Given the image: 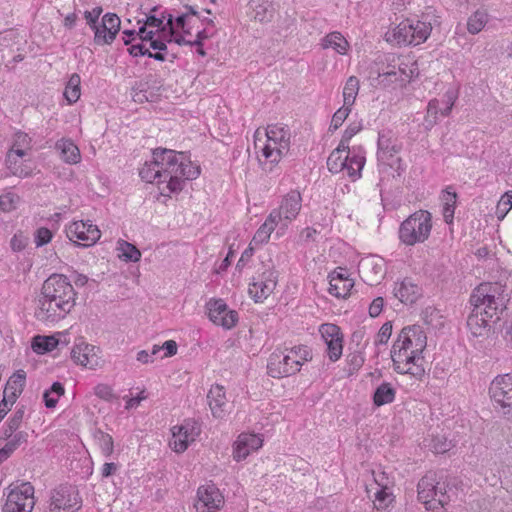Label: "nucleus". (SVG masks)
Wrapping results in <instances>:
<instances>
[{"instance_id": "1", "label": "nucleus", "mask_w": 512, "mask_h": 512, "mask_svg": "<svg viewBox=\"0 0 512 512\" xmlns=\"http://www.w3.org/2000/svg\"><path fill=\"white\" fill-rule=\"evenodd\" d=\"M199 175L200 167L185 153L166 148L153 150L152 159L139 170L141 179L156 184L163 196L181 191L186 180L196 179Z\"/></svg>"}, {"instance_id": "2", "label": "nucleus", "mask_w": 512, "mask_h": 512, "mask_svg": "<svg viewBox=\"0 0 512 512\" xmlns=\"http://www.w3.org/2000/svg\"><path fill=\"white\" fill-rule=\"evenodd\" d=\"M505 297L497 283H482L470 296L474 306L467 319V327L473 338L486 339L491 329L501 319L505 311Z\"/></svg>"}, {"instance_id": "3", "label": "nucleus", "mask_w": 512, "mask_h": 512, "mask_svg": "<svg viewBox=\"0 0 512 512\" xmlns=\"http://www.w3.org/2000/svg\"><path fill=\"white\" fill-rule=\"evenodd\" d=\"M76 292L69 279L61 274L47 278L37 299L36 319L46 325L66 317L75 305Z\"/></svg>"}, {"instance_id": "4", "label": "nucleus", "mask_w": 512, "mask_h": 512, "mask_svg": "<svg viewBox=\"0 0 512 512\" xmlns=\"http://www.w3.org/2000/svg\"><path fill=\"white\" fill-rule=\"evenodd\" d=\"M426 346L427 337L422 327H404L391 349L394 370L399 374L421 378L425 373L423 351Z\"/></svg>"}, {"instance_id": "5", "label": "nucleus", "mask_w": 512, "mask_h": 512, "mask_svg": "<svg viewBox=\"0 0 512 512\" xmlns=\"http://www.w3.org/2000/svg\"><path fill=\"white\" fill-rule=\"evenodd\" d=\"M313 359L312 349L304 344L275 350L268 359L267 372L273 378L295 375L301 367Z\"/></svg>"}, {"instance_id": "6", "label": "nucleus", "mask_w": 512, "mask_h": 512, "mask_svg": "<svg viewBox=\"0 0 512 512\" xmlns=\"http://www.w3.org/2000/svg\"><path fill=\"white\" fill-rule=\"evenodd\" d=\"M436 22L431 13L422 14L421 18L405 19L386 33V41L399 46L420 45L429 38Z\"/></svg>"}, {"instance_id": "7", "label": "nucleus", "mask_w": 512, "mask_h": 512, "mask_svg": "<svg viewBox=\"0 0 512 512\" xmlns=\"http://www.w3.org/2000/svg\"><path fill=\"white\" fill-rule=\"evenodd\" d=\"M259 129L255 132V147L259 148L261 155L265 161L274 165L286 156L290 149L291 144V131L287 125L284 124H270L266 127L264 135L266 136L265 142L259 146L261 139L259 138Z\"/></svg>"}, {"instance_id": "8", "label": "nucleus", "mask_w": 512, "mask_h": 512, "mask_svg": "<svg viewBox=\"0 0 512 512\" xmlns=\"http://www.w3.org/2000/svg\"><path fill=\"white\" fill-rule=\"evenodd\" d=\"M365 152L360 147L352 149L341 147L334 149L328 159L327 167L332 173H346L352 181L361 177V171L365 165Z\"/></svg>"}, {"instance_id": "9", "label": "nucleus", "mask_w": 512, "mask_h": 512, "mask_svg": "<svg viewBox=\"0 0 512 512\" xmlns=\"http://www.w3.org/2000/svg\"><path fill=\"white\" fill-rule=\"evenodd\" d=\"M432 227L431 213L427 210H418L400 224L398 239L405 246L422 244L430 237Z\"/></svg>"}, {"instance_id": "10", "label": "nucleus", "mask_w": 512, "mask_h": 512, "mask_svg": "<svg viewBox=\"0 0 512 512\" xmlns=\"http://www.w3.org/2000/svg\"><path fill=\"white\" fill-rule=\"evenodd\" d=\"M384 61L378 73L379 83L383 85L402 87L411 81L417 71L416 63L407 56L390 53L385 55Z\"/></svg>"}, {"instance_id": "11", "label": "nucleus", "mask_w": 512, "mask_h": 512, "mask_svg": "<svg viewBox=\"0 0 512 512\" xmlns=\"http://www.w3.org/2000/svg\"><path fill=\"white\" fill-rule=\"evenodd\" d=\"M418 500L424 504L427 510L441 512L450 502L447 494V484L441 481L433 472L423 476L417 485Z\"/></svg>"}, {"instance_id": "12", "label": "nucleus", "mask_w": 512, "mask_h": 512, "mask_svg": "<svg viewBox=\"0 0 512 512\" xmlns=\"http://www.w3.org/2000/svg\"><path fill=\"white\" fill-rule=\"evenodd\" d=\"M377 160L380 168H391L400 175L404 170L402 160L398 156L402 144L391 130H382L378 134Z\"/></svg>"}, {"instance_id": "13", "label": "nucleus", "mask_w": 512, "mask_h": 512, "mask_svg": "<svg viewBox=\"0 0 512 512\" xmlns=\"http://www.w3.org/2000/svg\"><path fill=\"white\" fill-rule=\"evenodd\" d=\"M1 512H32L35 506L34 487L29 482L9 486L3 491Z\"/></svg>"}, {"instance_id": "14", "label": "nucleus", "mask_w": 512, "mask_h": 512, "mask_svg": "<svg viewBox=\"0 0 512 512\" xmlns=\"http://www.w3.org/2000/svg\"><path fill=\"white\" fill-rule=\"evenodd\" d=\"M82 505L78 489L70 484H62L50 492L46 512H77Z\"/></svg>"}, {"instance_id": "15", "label": "nucleus", "mask_w": 512, "mask_h": 512, "mask_svg": "<svg viewBox=\"0 0 512 512\" xmlns=\"http://www.w3.org/2000/svg\"><path fill=\"white\" fill-rule=\"evenodd\" d=\"M302 201L300 191L292 189L281 197L278 207L271 210L270 214L280 223L282 230H287L296 220L302 209Z\"/></svg>"}, {"instance_id": "16", "label": "nucleus", "mask_w": 512, "mask_h": 512, "mask_svg": "<svg viewBox=\"0 0 512 512\" xmlns=\"http://www.w3.org/2000/svg\"><path fill=\"white\" fill-rule=\"evenodd\" d=\"M277 282L278 271L274 267L265 268L251 279L248 293L255 302H263L273 293Z\"/></svg>"}, {"instance_id": "17", "label": "nucleus", "mask_w": 512, "mask_h": 512, "mask_svg": "<svg viewBox=\"0 0 512 512\" xmlns=\"http://www.w3.org/2000/svg\"><path fill=\"white\" fill-rule=\"evenodd\" d=\"M172 437L169 441L171 449L177 453L184 452L201 433V425L194 419H186L171 429Z\"/></svg>"}, {"instance_id": "18", "label": "nucleus", "mask_w": 512, "mask_h": 512, "mask_svg": "<svg viewBox=\"0 0 512 512\" xmlns=\"http://www.w3.org/2000/svg\"><path fill=\"white\" fill-rule=\"evenodd\" d=\"M206 308L210 321L226 330L235 327L239 320L238 312L230 309L223 299L211 298L206 303Z\"/></svg>"}, {"instance_id": "19", "label": "nucleus", "mask_w": 512, "mask_h": 512, "mask_svg": "<svg viewBox=\"0 0 512 512\" xmlns=\"http://www.w3.org/2000/svg\"><path fill=\"white\" fill-rule=\"evenodd\" d=\"M489 394L492 401L505 409V414L512 412V376L498 375L490 383Z\"/></svg>"}, {"instance_id": "20", "label": "nucleus", "mask_w": 512, "mask_h": 512, "mask_svg": "<svg viewBox=\"0 0 512 512\" xmlns=\"http://www.w3.org/2000/svg\"><path fill=\"white\" fill-rule=\"evenodd\" d=\"M66 233L70 240L84 247L94 245L101 237V231L91 220L73 221L66 227Z\"/></svg>"}, {"instance_id": "21", "label": "nucleus", "mask_w": 512, "mask_h": 512, "mask_svg": "<svg viewBox=\"0 0 512 512\" xmlns=\"http://www.w3.org/2000/svg\"><path fill=\"white\" fill-rule=\"evenodd\" d=\"M321 339L326 345V353L330 361H338L343 353V333L340 327L333 323H323L319 326Z\"/></svg>"}, {"instance_id": "22", "label": "nucleus", "mask_w": 512, "mask_h": 512, "mask_svg": "<svg viewBox=\"0 0 512 512\" xmlns=\"http://www.w3.org/2000/svg\"><path fill=\"white\" fill-rule=\"evenodd\" d=\"M224 504V497L214 484H205L197 490L195 512H217Z\"/></svg>"}, {"instance_id": "23", "label": "nucleus", "mask_w": 512, "mask_h": 512, "mask_svg": "<svg viewBox=\"0 0 512 512\" xmlns=\"http://www.w3.org/2000/svg\"><path fill=\"white\" fill-rule=\"evenodd\" d=\"M167 25L169 27V30H164L160 33H155L153 30H148L144 26H140L139 31L137 32V35L139 38L148 44V48L155 50L156 52H163L168 55V49L167 45L165 43L164 36H169L168 41H172V37L174 34V27H173V18L172 15H168L167 19Z\"/></svg>"}, {"instance_id": "24", "label": "nucleus", "mask_w": 512, "mask_h": 512, "mask_svg": "<svg viewBox=\"0 0 512 512\" xmlns=\"http://www.w3.org/2000/svg\"><path fill=\"white\" fill-rule=\"evenodd\" d=\"M329 293L337 298H346L354 286V280L350 278L347 269L338 267L329 273Z\"/></svg>"}, {"instance_id": "25", "label": "nucleus", "mask_w": 512, "mask_h": 512, "mask_svg": "<svg viewBox=\"0 0 512 512\" xmlns=\"http://www.w3.org/2000/svg\"><path fill=\"white\" fill-rule=\"evenodd\" d=\"M71 358L77 364L89 369L99 365L98 348L83 340L76 342L71 350Z\"/></svg>"}, {"instance_id": "26", "label": "nucleus", "mask_w": 512, "mask_h": 512, "mask_svg": "<svg viewBox=\"0 0 512 512\" xmlns=\"http://www.w3.org/2000/svg\"><path fill=\"white\" fill-rule=\"evenodd\" d=\"M358 271L364 282L374 285L385 274L383 259L374 256L363 258L358 264Z\"/></svg>"}, {"instance_id": "27", "label": "nucleus", "mask_w": 512, "mask_h": 512, "mask_svg": "<svg viewBox=\"0 0 512 512\" xmlns=\"http://www.w3.org/2000/svg\"><path fill=\"white\" fill-rule=\"evenodd\" d=\"M28 154L23 149L11 148L6 156V165L10 172L18 177L25 178L32 174L31 161L26 158Z\"/></svg>"}, {"instance_id": "28", "label": "nucleus", "mask_w": 512, "mask_h": 512, "mask_svg": "<svg viewBox=\"0 0 512 512\" xmlns=\"http://www.w3.org/2000/svg\"><path fill=\"white\" fill-rule=\"evenodd\" d=\"M207 401L214 418L223 419L229 414L230 405L222 385L211 386L207 394Z\"/></svg>"}, {"instance_id": "29", "label": "nucleus", "mask_w": 512, "mask_h": 512, "mask_svg": "<svg viewBox=\"0 0 512 512\" xmlns=\"http://www.w3.org/2000/svg\"><path fill=\"white\" fill-rule=\"evenodd\" d=\"M263 440L256 434L242 433L234 444V459L237 461L245 459L252 451L262 447Z\"/></svg>"}, {"instance_id": "30", "label": "nucleus", "mask_w": 512, "mask_h": 512, "mask_svg": "<svg viewBox=\"0 0 512 512\" xmlns=\"http://www.w3.org/2000/svg\"><path fill=\"white\" fill-rule=\"evenodd\" d=\"M276 231V237H282L287 230H282L280 223L269 213L264 223L255 232L251 245L262 246L268 243L271 234Z\"/></svg>"}, {"instance_id": "31", "label": "nucleus", "mask_w": 512, "mask_h": 512, "mask_svg": "<svg viewBox=\"0 0 512 512\" xmlns=\"http://www.w3.org/2000/svg\"><path fill=\"white\" fill-rule=\"evenodd\" d=\"M102 27L107 29V38L106 36H100L99 30L96 32V37H94V42L96 45L102 46L106 44H111L116 35L120 30V18L113 13H107L102 17Z\"/></svg>"}, {"instance_id": "32", "label": "nucleus", "mask_w": 512, "mask_h": 512, "mask_svg": "<svg viewBox=\"0 0 512 512\" xmlns=\"http://www.w3.org/2000/svg\"><path fill=\"white\" fill-rule=\"evenodd\" d=\"M393 292L402 303H414L421 295L420 287L410 278L396 282Z\"/></svg>"}, {"instance_id": "33", "label": "nucleus", "mask_w": 512, "mask_h": 512, "mask_svg": "<svg viewBox=\"0 0 512 512\" xmlns=\"http://www.w3.org/2000/svg\"><path fill=\"white\" fill-rule=\"evenodd\" d=\"M442 214L446 224H452L454 221V213L457 205V193L451 186L442 191Z\"/></svg>"}, {"instance_id": "34", "label": "nucleus", "mask_w": 512, "mask_h": 512, "mask_svg": "<svg viewBox=\"0 0 512 512\" xmlns=\"http://www.w3.org/2000/svg\"><path fill=\"white\" fill-rule=\"evenodd\" d=\"M56 149L60 151L61 158L68 164L80 162L81 154L77 145L70 139H60L56 142Z\"/></svg>"}, {"instance_id": "35", "label": "nucleus", "mask_w": 512, "mask_h": 512, "mask_svg": "<svg viewBox=\"0 0 512 512\" xmlns=\"http://www.w3.org/2000/svg\"><path fill=\"white\" fill-rule=\"evenodd\" d=\"M2 437L7 440L6 444L0 449V463L6 460L16 449L27 442L28 434L25 431H16L11 436Z\"/></svg>"}, {"instance_id": "36", "label": "nucleus", "mask_w": 512, "mask_h": 512, "mask_svg": "<svg viewBox=\"0 0 512 512\" xmlns=\"http://www.w3.org/2000/svg\"><path fill=\"white\" fill-rule=\"evenodd\" d=\"M322 46L325 49L331 48L340 55H345L350 45L340 32L334 31L322 39Z\"/></svg>"}, {"instance_id": "37", "label": "nucleus", "mask_w": 512, "mask_h": 512, "mask_svg": "<svg viewBox=\"0 0 512 512\" xmlns=\"http://www.w3.org/2000/svg\"><path fill=\"white\" fill-rule=\"evenodd\" d=\"M396 389L388 382L381 383L373 394V404L381 407L390 404L395 400Z\"/></svg>"}, {"instance_id": "38", "label": "nucleus", "mask_w": 512, "mask_h": 512, "mask_svg": "<svg viewBox=\"0 0 512 512\" xmlns=\"http://www.w3.org/2000/svg\"><path fill=\"white\" fill-rule=\"evenodd\" d=\"M253 18L259 22L269 21L274 14L273 3L268 0H252Z\"/></svg>"}, {"instance_id": "39", "label": "nucleus", "mask_w": 512, "mask_h": 512, "mask_svg": "<svg viewBox=\"0 0 512 512\" xmlns=\"http://www.w3.org/2000/svg\"><path fill=\"white\" fill-rule=\"evenodd\" d=\"M64 98L68 104L76 103L81 96V78L77 73H73L64 89Z\"/></svg>"}, {"instance_id": "40", "label": "nucleus", "mask_w": 512, "mask_h": 512, "mask_svg": "<svg viewBox=\"0 0 512 512\" xmlns=\"http://www.w3.org/2000/svg\"><path fill=\"white\" fill-rule=\"evenodd\" d=\"M425 446L436 454H443L453 447V443L445 434H436L425 439Z\"/></svg>"}, {"instance_id": "41", "label": "nucleus", "mask_w": 512, "mask_h": 512, "mask_svg": "<svg viewBox=\"0 0 512 512\" xmlns=\"http://www.w3.org/2000/svg\"><path fill=\"white\" fill-rule=\"evenodd\" d=\"M26 407L25 405H18L13 412V414L9 417L5 426L3 427L2 434L4 436H11L12 433L18 431L20 428L24 416H25Z\"/></svg>"}, {"instance_id": "42", "label": "nucleus", "mask_w": 512, "mask_h": 512, "mask_svg": "<svg viewBox=\"0 0 512 512\" xmlns=\"http://www.w3.org/2000/svg\"><path fill=\"white\" fill-rule=\"evenodd\" d=\"M58 345V339L54 336H35L31 347L37 354H45L52 351Z\"/></svg>"}, {"instance_id": "43", "label": "nucleus", "mask_w": 512, "mask_h": 512, "mask_svg": "<svg viewBox=\"0 0 512 512\" xmlns=\"http://www.w3.org/2000/svg\"><path fill=\"white\" fill-rule=\"evenodd\" d=\"M359 88V79L356 76H350L343 87V104L352 107L357 98Z\"/></svg>"}, {"instance_id": "44", "label": "nucleus", "mask_w": 512, "mask_h": 512, "mask_svg": "<svg viewBox=\"0 0 512 512\" xmlns=\"http://www.w3.org/2000/svg\"><path fill=\"white\" fill-rule=\"evenodd\" d=\"M117 250L119 252V258L126 262H138L141 258V252L139 249L127 241L120 240L118 242Z\"/></svg>"}, {"instance_id": "45", "label": "nucleus", "mask_w": 512, "mask_h": 512, "mask_svg": "<svg viewBox=\"0 0 512 512\" xmlns=\"http://www.w3.org/2000/svg\"><path fill=\"white\" fill-rule=\"evenodd\" d=\"M128 51H129L130 55H132L133 57L147 55L148 57L153 58V59H155L157 61H160V62L166 61V54L165 53H163V52H154V53H152L149 50V48L147 46V43L143 42L142 40H141V43L131 45L128 48Z\"/></svg>"}, {"instance_id": "46", "label": "nucleus", "mask_w": 512, "mask_h": 512, "mask_svg": "<svg viewBox=\"0 0 512 512\" xmlns=\"http://www.w3.org/2000/svg\"><path fill=\"white\" fill-rule=\"evenodd\" d=\"M94 440L97 444V446L99 447L101 453L105 456V457H110L114 451V442H113V438L101 431V430H97L95 431L94 433Z\"/></svg>"}, {"instance_id": "47", "label": "nucleus", "mask_w": 512, "mask_h": 512, "mask_svg": "<svg viewBox=\"0 0 512 512\" xmlns=\"http://www.w3.org/2000/svg\"><path fill=\"white\" fill-rule=\"evenodd\" d=\"M25 373L23 371H18L14 373L8 380L4 392L8 394H15V397L18 398L23 391V387L25 385Z\"/></svg>"}, {"instance_id": "48", "label": "nucleus", "mask_w": 512, "mask_h": 512, "mask_svg": "<svg viewBox=\"0 0 512 512\" xmlns=\"http://www.w3.org/2000/svg\"><path fill=\"white\" fill-rule=\"evenodd\" d=\"M488 22V14L485 11L477 10L467 21V30L471 34L479 33Z\"/></svg>"}, {"instance_id": "49", "label": "nucleus", "mask_w": 512, "mask_h": 512, "mask_svg": "<svg viewBox=\"0 0 512 512\" xmlns=\"http://www.w3.org/2000/svg\"><path fill=\"white\" fill-rule=\"evenodd\" d=\"M21 202L18 194L11 190H7L0 195V210L3 212H11L17 209Z\"/></svg>"}, {"instance_id": "50", "label": "nucleus", "mask_w": 512, "mask_h": 512, "mask_svg": "<svg viewBox=\"0 0 512 512\" xmlns=\"http://www.w3.org/2000/svg\"><path fill=\"white\" fill-rule=\"evenodd\" d=\"M64 387L60 382H54L49 390L44 392L43 398L47 408H54L64 394Z\"/></svg>"}, {"instance_id": "51", "label": "nucleus", "mask_w": 512, "mask_h": 512, "mask_svg": "<svg viewBox=\"0 0 512 512\" xmlns=\"http://www.w3.org/2000/svg\"><path fill=\"white\" fill-rule=\"evenodd\" d=\"M394 501L392 489H377L375 492L374 505L377 510L385 511Z\"/></svg>"}, {"instance_id": "52", "label": "nucleus", "mask_w": 512, "mask_h": 512, "mask_svg": "<svg viewBox=\"0 0 512 512\" xmlns=\"http://www.w3.org/2000/svg\"><path fill=\"white\" fill-rule=\"evenodd\" d=\"M439 111L441 112L439 109V101L437 99L430 100L427 106V115L423 123L426 129L429 130L436 124Z\"/></svg>"}, {"instance_id": "53", "label": "nucleus", "mask_w": 512, "mask_h": 512, "mask_svg": "<svg viewBox=\"0 0 512 512\" xmlns=\"http://www.w3.org/2000/svg\"><path fill=\"white\" fill-rule=\"evenodd\" d=\"M138 24H142L146 29L155 28V33H160L163 29L166 30V26H168L167 23L164 24V17L158 18L154 15L146 16L145 19L138 20Z\"/></svg>"}, {"instance_id": "54", "label": "nucleus", "mask_w": 512, "mask_h": 512, "mask_svg": "<svg viewBox=\"0 0 512 512\" xmlns=\"http://www.w3.org/2000/svg\"><path fill=\"white\" fill-rule=\"evenodd\" d=\"M351 110H352V107L343 104L342 107H340L334 113L332 120H331L330 128H333L334 130L338 129L343 124V122L347 119Z\"/></svg>"}, {"instance_id": "55", "label": "nucleus", "mask_w": 512, "mask_h": 512, "mask_svg": "<svg viewBox=\"0 0 512 512\" xmlns=\"http://www.w3.org/2000/svg\"><path fill=\"white\" fill-rule=\"evenodd\" d=\"M17 398L15 394H8L3 391V399L0 401V422L5 418L12 406L15 404Z\"/></svg>"}, {"instance_id": "56", "label": "nucleus", "mask_w": 512, "mask_h": 512, "mask_svg": "<svg viewBox=\"0 0 512 512\" xmlns=\"http://www.w3.org/2000/svg\"><path fill=\"white\" fill-rule=\"evenodd\" d=\"M392 335V323L390 321L385 322L381 328L379 329L376 338H375V344L376 345H384L388 342Z\"/></svg>"}, {"instance_id": "57", "label": "nucleus", "mask_w": 512, "mask_h": 512, "mask_svg": "<svg viewBox=\"0 0 512 512\" xmlns=\"http://www.w3.org/2000/svg\"><path fill=\"white\" fill-rule=\"evenodd\" d=\"M374 482L378 489H392L393 480L383 471H373Z\"/></svg>"}, {"instance_id": "58", "label": "nucleus", "mask_w": 512, "mask_h": 512, "mask_svg": "<svg viewBox=\"0 0 512 512\" xmlns=\"http://www.w3.org/2000/svg\"><path fill=\"white\" fill-rule=\"evenodd\" d=\"M361 124L351 123L344 131L342 139L339 144L341 147L349 148V142L351 138L361 130Z\"/></svg>"}, {"instance_id": "59", "label": "nucleus", "mask_w": 512, "mask_h": 512, "mask_svg": "<svg viewBox=\"0 0 512 512\" xmlns=\"http://www.w3.org/2000/svg\"><path fill=\"white\" fill-rule=\"evenodd\" d=\"M457 98H458L457 91H455L453 89H450V90L446 91V93L444 95V100H445L446 107L441 110V115L442 116H448L450 114V112L452 110V107L454 106Z\"/></svg>"}, {"instance_id": "60", "label": "nucleus", "mask_w": 512, "mask_h": 512, "mask_svg": "<svg viewBox=\"0 0 512 512\" xmlns=\"http://www.w3.org/2000/svg\"><path fill=\"white\" fill-rule=\"evenodd\" d=\"M30 137L25 133H16L14 142L11 148L23 149L28 154V150H30Z\"/></svg>"}, {"instance_id": "61", "label": "nucleus", "mask_w": 512, "mask_h": 512, "mask_svg": "<svg viewBox=\"0 0 512 512\" xmlns=\"http://www.w3.org/2000/svg\"><path fill=\"white\" fill-rule=\"evenodd\" d=\"M52 239V232L45 227L37 229L35 233V243L37 247H41L49 243Z\"/></svg>"}, {"instance_id": "62", "label": "nucleus", "mask_w": 512, "mask_h": 512, "mask_svg": "<svg viewBox=\"0 0 512 512\" xmlns=\"http://www.w3.org/2000/svg\"><path fill=\"white\" fill-rule=\"evenodd\" d=\"M509 201L510 199L507 198L505 195H502V197L500 198L496 207V214L499 219H503L511 210L512 205L510 204Z\"/></svg>"}, {"instance_id": "63", "label": "nucleus", "mask_w": 512, "mask_h": 512, "mask_svg": "<svg viewBox=\"0 0 512 512\" xmlns=\"http://www.w3.org/2000/svg\"><path fill=\"white\" fill-rule=\"evenodd\" d=\"M27 245V238L22 233L15 234L11 241L10 246L13 251H22Z\"/></svg>"}, {"instance_id": "64", "label": "nucleus", "mask_w": 512, "mask_h": 512, "mask_svg": "<svg viewBox=\"0 0 512 512\" xmlns=\"http://www.w3.org/2000/svg\"><path fill=\"white\" fill-rule=\"evenodd\" d=\"M161 351L164 350L165 353L160 358L172 357L177 353V343L174 340H167L160 346Z\"/></svg>"}]
</instances>
